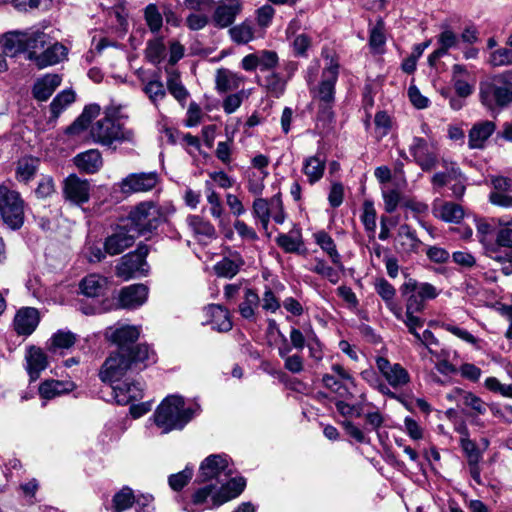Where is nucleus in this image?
Returning a JSON list of instances; mask_svg holds the SVG:
<instances>
[{"label": "nucleus", "instance_id": "nucleus-52", "mask_svg": "<svg viewBox=\"0 0 512 512\" xmlns=\"http://www.w3.org/2000/svg\"><path fill=\"white\" fill-rule=\"evenodd\" d=\"M135 502V495L133 490L124 486L121 490H119L112 499L113 507L115 512H123L133 506Z\"/></svg>", "mask_w": 512, "mask_h": 512}, {"label": "nucleus", "instance_id": "nucleus-23", "mask_svg": "<svg viewBox=\"0 0 512 512\" xmlns=\"http://www.w3.org/2000/svg\"><path fill=\"white\" fill-rule=\"evenodd\" d=\"M62 78L58 74L48 73L38 78L32 88L33 97L38 101H46L60 86Z\"/></svg>", "mask_w": 512, "mask_h": 512}, {"label": "nucleus", "instance_id": "nucleus-63", "mask_svg": "<svg viewBox=\"0 0 512 512\" xmlns=\"http://www.w3.org/2000/svg\"><path fill=\"white\" fill-rule=\"evenodd\" d=\"M310 270L327 278L333 284L339 281V274L332 267L328 266L324 260L315 259V265Z\"/></svg>", "mask_w": 512, "mask_h": 512}, {"label": "nucleus", "instance_id": "nucleus-33", "mask_svg": "<svg viewBox=\"0 0 512 512\" xmlns=\"http://www.w3.org/2000/svg\"><path fill=\"white\" fill-rule=\"evenodd\" d=\"M325 167L324 158L319 155L309 156L303 161L302 172L307 177L308 182L313 185L323 177Z\"/></svg>", "mask_w": 512, "mask_h": 512}, {"label": "nucleus", "instance_id": "nucleus-46", "mask_svg": "<svg viewBox=\"0 0 512 512\" xmlns=\"http://www.w3.org/2000/svg\"><path fill=\"white\" fill-rule=\"evenodd\" d=\"M75 99V92L71 89H66L58 93L50 103L52 118H58L59 115L75 101Z\"/></svg>", "mask_w": 512, "mask_h": 512}, {"label": "nucleus", "instance_id": "nucleus-17", "mask_svg": "<svg viewBox=\"0 0 512 512\" xmlns=\"http://www.w3.org/2000/svg\"><path fill=\"white\" fill-rule=\"evenodd\" d=\"M139 336L140 327L133 325H119L106 330V337L118 346L117 351L122 352H127Z\"/></svg>", "mask_w": 512, "mask_h": 512}, {"label": "nucleus", "instance_id": "nucleus-31", "mask_svg": "<svg viewBox=\"0 0 512 512\" xmlns=\"http://www.w3.org/2000/svg\"><path fill=\"white\" fill-rule=\"evenodd\" d=\"M206 314L210 317V323L214 330L228 332L232 329V321L229 311L217 304L206 307Z\"/></svg>", "mask_w": 512, "mask_h": 512}, {"label": "nucleus", "instance_id": "nucleus-2", "mask_svg": "<svg viewBox=\"0 0 512 512\" xmlns=\"http://www.w3.org/2000/svg\"><path fill=\"white\" fill-rule=\"evenodd\" d=\"M198 406L186 407L184 399L178 395L167 396L154 413L155 424L163 433L181 430L193 418Z\"/></svg>", "mask_w": 512, "mask_h": 512}, {"label": "nucleus", "instance_id": "nucleus-12", "mask_svg": "<svg viewBox=\"0 0 512 512\" xmlns=\"http://www.w3.org/2000/svg\"><path fill=\"white\" fill-rule=\"evenodd\" d=\"M147 254L148 249L141 246L135 252L124 255L116 266V275L124 280H129L136 273L145 272Z\"/></svg>", "mask_w": 512, "mask_h": 512}, {"label": "nucleus", "instance_id": "nucleus-11", "mask_svg": "<svg viewBox=\"0 0 512 512\" xmlns=\"http://www.w3.org/2000/svg\"><path fill=\"white\" fill-rule=\"evenodd\" d=\"M376 367L390 387L401 389L410 382V374L401 364L391 363L387 358L376 357Z\"/></svg>", "mask_w": 512, "mask_h": 512}, {"label": "nucleus", "instance_id": "nucleus-24", "mask_svg": "<svg viewBox=\"0 0 512 512\" xmlns=\"http://www.w3.org/2000/svg\"><path fill=\"white\" fill-rule=\"evenodd\" d=\"M245 81V77L227 68H219L215 74V87L219 93L237 90Z\"/></svg>", "mask_w": 512, "mask_h": 512}, {"label": "nucleus", "instance_id": "nucleus-16", "mask_svg": "<svg viewBox=\"0 0 512 512\" xmlns=\"http://www.w3.org/2000/svg\"><path fill=\"white\" fill-rule=\"evenodd\" d=\"M158 180L156 172L132 173L120 182L119 187L124 194L147 192L157 185Z\"/></svg>", "mask_w": 512, "mask_h": 512}, {"label": "nucleus", "instance_id": "nucleus-19", "mask_svg": "<svg viewBox=\"0 0 512 512\" xmlns=\"http://www.w3.org/2000/svg\"><path fill=\"white\" fill-rule=\"evenodd\" d=\"M148 287L144 284H133L121 289L119 303L122 308L135 309L147 301Z\"/></svg>", "mask_w": 512, "mask_h": 512}, {"label": "nucleus", "instance_id": "nucleus-13", "mask_svg": "<svg viewBox=\"0 0 512 512\" xmlns=\"http://www.w3.org/2000/svg\"><path fill=\"white\" fill-rule=\"evenodd\" d=\"M492 190L488 195L489 202L505 209L512 208V178L502 175H490Z\"/></svg>", "mask_w": 512, "mask_h": 512}, {"label": "nucleus", "instance_id": "nucleus-36", "mask_svg": "<svg viewBox=\"0 0 512 512\" xmlns=\"http://www.w3.org/2000/svg\"><path fill=\"white\" fill-rule=\"evenodd\" d=\"M75 388L73 382L48 380L43 382L39 387V394L42 398L50 400L62 394L71 392Z\"/></svg>", "mask_w": 512, "mask_h": 512}, {"label": "nucleus", "instance_id": "nucleus-5", "mask_svg": "<svg viewBox=\"0 0 512 512\" xmlns=\"http://www.w3.org/2000/svg\"><path fill=\"white\" fill-rule=\"evenodd\" d=\"M167 210L153 201L136 205L129 213L126 224L138 236L151 233L166 220Z\"/></svg>", "mask_w": 512, "mask_h": 512}, {"label": "nucleus", "instance_id": "nucleus-58", "mask_svg": "<svg viewBox=\"0 0 512 512\" xmlns=\"http://www.w3.org/2000/svg\"><path fill=\"white\" fill-rule=\"evenodd\" d=\"M145 20L152 32H158L163 24V15L155 4H149L145 8Z\"/></svg>", "mask_w": 512, "mask_h": 512}, {"label": "nucleus", "instance_id": "nucleus-15", "mask_svg": "<svg viewBox=\"0 0 512 512\" xmlns=\"http://www.w3.org/2000/svg\"><path fill=\"white\" fill-rule=\"evenodd\" d=\"M138 235L125 223L118 226L104 242V250L107 254L114 256L121 254L131 247Z\"/></svg>", "mask_w": 512, "mask_h": 512}, {"label": "nucleus", "instance_id": "nucleus-14", "mask_svg": "<svg viewBox=\"0 0 512 512\" xmlns=\"http://www.w3.org/2000/svg\"><path fill=\"white\" fill-rule=\"evenodd\" d=\"M91 186L88 180L75 174L69 175L63 182V196L70 203L81 206L90 199Z\"/></svg>", "mask_w": 512, "mask_h": 512}, {"label": "nucleus", "instance_id": "nucleus-53", "mask_svg": "<svg viewBox=\"0 0 512 512\" xmlns=\"http://www.w3.org/2000/svg\"><path fill=\"white\" fill-rule=\"evenodd\" d=\"M165 54L166 47L163 42V38H155L148 42L146 48V57L151 63H160L164 59Z\"/></svg>", "mask_w": 512, "mask_h": 512}, {"label": "nucleus", "instance_id": "nucleus-41", "mask_svg": "<svg viewBox=\"0 0 512 512\" xmlns=\"http://www.w3.org/2000/svg\"><path fill=\"white\" fill-rule=\"evenodd\" d=\"M39 167V161L33 157H24L21 158L16 167V179L19 182L28 183L31 181Z\"/></svg>", "mask_w": 512, "mask_h": 512}, {"label": "nucleus", "instance_id": "nucleus-62", "mask_svg": "<svg viewBox=\"0 0 512 512\" xmlns=\"http://www.w3.org/2000/svg\"><path fill=\"white\" fill-rule=\"evenodd\" d=\"M268 171H261L259 173H251L248 178L247 189L255 195L260 196L265 188L264 179L268 176Z\"/></svg>", "mask_w": 512, "mask_h": 512}, {"label": "nucleus", "instance_id": "nucleus-35", "mask_svg": "<svg viewBox=\"0 0 512 512\" xmlns=\"http://www.w3.org/2000/svg\"><path fill=\"white\" fill-rule=\"evenodd\" d=\"M27 370L31 380L39 378L40 372L47 367L45 353L37 347H30L26 354Z\"/></svg>", "mask_w": 512, "mask_h": 512}, {"label": "nucleus", "instance_id": "nucleus-51", "mask_svg": "<svg viewBox=\"0 0 512 512\" xmlns=\"http://www.w3.org/2000/svg\"><path fill=\"white\" fill-rule=\"evenodd\" d=\"M167 89L170 94L181 104H184L189 96L187 89L184 87L177 72L169 73L167 78Z\"/></svg>", "mask_w": 512, "mask_h": 512}, {"label": "nucleus", "instance_id": "nucleus-9", "mask_svg": "<svg viewBox=\"0 0 512 512\" xmlns=\"http://www.w3.org/2000/svg\"><path fill=\"white\" fill-rule=\"evenodd\" d=\"M230 474L228 460L224 455H210L200 465L197 481L199 483H212L217 486L225 482Z\"/></svg>", "mask_w": 512, "mask_h": 512}, {"label": "nucleus", "instance_id": "nucleus-22", "mask_svg": "<svg viewBox=\"0 0 512 512\" xmlns=\"http://www.w3.org/2000/svg\"><path fill=\"white\" fill-rule=\"evenodd\" d=\"M245 485V479L242 477L227 479L221 484L217 493L212 496V506H220L236 498L244 490Z\"/></svg>", "mask_w": 512, "mask_h": 512}, {"label": "nucleus", "instance_id": "nucleus-60", "mask_svg": "<svg viewBox=\"0 0 512 512\" xmlns=\"http://www.w3.org/2000/svg\"><path fill=\"white\" fill-rule=\"evenodd\" d=\"M461 407L470 409L475 415H483L486 412V404L484 401L468 391H466L464 397H462Z\"/></svg>", "mask_w": 512, "mask_h": 512}, {"label": "nucleus", "instance_id": "nucleus-55", "mask_svg": "<svg viewBox=\"0 0 512 512\" xmlns=\"http://www.w3.org/2000/svg\"><path fill=\"white\" fill-rule=\"evenodd\" d=\"M51 350L68 349L76 342V335L70 331L59 330L50 339Z\"/></svg>", "mask_w": 512, "mask_h": 512}, {"label": "nucleus", "instance_id": "nucleus-32", "mask_svg": "<svg viewBox=\"0 0 512 512\" xmlns=\"http://www.w3.org/2000/svg\"><path fill=\"white\" fill-rule=\"evenodd\" d=\"M107 278L99 274H90L80 282L81 292L91 298L103 296L107 290Z\"/></svg>", "mask_w": 512, "mask_h": 512}, {"label": "nucleus", "instance_id": "nucleus-43", "mask_svg": "<svg viewBox=\"0 0 512 512\" xmlns=\"http://www.w3.org/2000/svg\"><path fill=\"white\" fill-rule=\"evenodd\" d=\"M434 213L445 222L458 223L464 217L462 206L453 202L442 203L439 207L434 209Z\"/></svg>", "mask_w": 512, "mask_h": 512}, {"label": "nucleus", "instance_id": "nucleus-48", "mask_svg": "<svg viewBox=\"0 0 512 512\" xmlns=\"http://www.w3.org/2000/svg\"><path fill=\"white\" fill-rule=\"evenodd\" d=\"M216 484L208 483L204 487L197 489L192 494V503L196 506H204V508H212V496L218 491Z\"/></svg>", "mask_w": 512, "mask_h": 512}, {"label": "nucleus", "instance_id": "nucleus-40", "mask_svg": "<svg viewBox=\"0 0 512 512\" xmlns=\"http://www.w3.org/2000/svg\"><path fill=\"white\" fill-rule=\"evenodd\" d=\"M254 24L250 20L235 25L229 29V35L233 42L239 45L247 44L255 38Z\"/></svg>", "mask_w": 512, "mask_h": 512}, {"label": "nucleus", "instance_id": "nucleus-20", "mask_svg": "<svg viewBox=\"0 0 512 512\" xmlns=\"http://www.w3.org/2000/svg\"><path fill=\"white\" fill-rule=\"evenodd\" d=\"M241 10L242 4L239 0H230L227 4H220L213 12L212 23L217 28H227L232 25Z\"/></svg>", "mask_w": 512, "mask_h": 512}, {"label": "nucleus", "instance_id": "nucleus-57", "mask_svg": "<svg viewBox=\"0 0 512 512\" xmlns=\"http://www.w3.org/2000/svg\"><path fill=\"white\" fill-rule=\"evenodd\" d=\"M488 63L492 67L512 65V49L501 47L492 51L489 55Z\"/></svg>", "mask_w": 512, "mask_h": 512}, {"label": "nucleus", "instance_id": "nucleus-4", "mask_svg": "<svg viewBox=\"0 0 512 512\" xmlns=\"http://www.w3.org/2000/svg\"><path fill=\"white\" fill-rule=\"evenodd\" d=\"M326 63L321 73L318 85L310 89L312 98L318 103L319 109L326 117H331L335 102V85L339 76V62L332 56L326 55Z\"/></svg>", "mask_w": 512, "mask_h": 512}, {"label": "nucleus", "instance_id": "nucleus-27", "mask_svg": "<svg viewBox=\"0 0 512 512\" xmlns=\"http://www.w3.org/2000/svg\"><path fill=\"white\" fill-rule=\"evenodd\" d=\"M39 322L38 311L35 308H22L14 318V328L20 335H30Z\"/></svg>", "mask_w": 512, "mask_h": 512}, {"label": "nucleus", "instance_id": "nucleus-54", "mask_svg": "<svg viewBox=\"0 0 512 512\" xmlns=\"http://www.w3.org/2000/svg\"><path fill=\"white\" fill-rule=\"evenodd\" d=\"M143 91L155 106L166 97L164 85L158 79L148 81L144 85Z\"/></svg>", "mask_w": 512, "mask_h": 512}, {"label": "nucleus", "instance_id": "nucleus-29", "mask_svg": "<svg viewBox=\"0 0 512 512\" xmlns=\"http://www.w3.org/2000/svg\"><path fill=\"white\" fill-rule=\"evenodd\" d=\"M470 79L471 74L464 65H453L452 82L458 96L465 98L472 94L474 85L469 82Z\"/></svg>", "mask_w": 512, "mask_h": 512}, {"label": "nucleus", "instance_id": "nucleus-3", "mask_svg": "<svg viewBox=\"0 0 512 512\" xmlns=\"http://www.w3.org/2000/svg\"><path fill=\"white\" fill-rule=\"evenodd\" d=\"M119 107L109 106L104 110V117L97 120L90 128L92 140L106 147H111L115 142H132L134 133L132 130L125 129L116 121Z\"/></svg>", "mask_w": 512, "mask_h": 512}, {"label": "nucleus", "instance_id": "nucleus-25", "mask_svg": "<svg viewBox=\"0 0 512 512\" xmlns=\"http://www.w3.org/2000/svg\"><path fill=\"white\" fill-rule=\"evenodd\" d=\"M26 58L31 61L32 53L40 54L50 44V36L43 30L31 28L24 31Z\"/></svg>", "mask_w": 512, "mask_h": 512}, {"label": "nucleus", "instance_id": "nucleus-21", "mask_svg": "<svg viewBox=\"0 0 512 512\" xmlns=\"http://www.w3.org/2000/svg\"><path fill=\"white\" fill-rule=\"evenodd\" d=\"M112 394L117 404L128 405L143 397V384L139 381L123 382L112 387Z\"/></svg>", "mask_w": 512, "mask_h": 512}, {"label": "nucleus", "instance_id": "nucleus-44", "mask_svg": "<svg viewBox=\"0 0 512 512\" xmlns=\"http://www.w3.org/2000/svg\"><path fill=\"white\" fill-rule=\"evenodd\" d=\"M260 303V298L258 294L253 289H246L244 293V299L239 304V313L240 315L250 321L255 320V311L258 308Z\"/></svg>", "mask_w": 512, "mask_h": 512}, {"label": "nucleus", "instance_id": "nucleus-49", "mask_svg": "<svg viewBox=\"0 0 512 512\" xmlns=\"http://www.w3.org/2000/svg\"><path fill=\"white\" fill-rule=\"evenodd\" d=\"M271 199L267 200L261 197H257L253 201L252 211L254 217L258 218L264 229L268 228V224L271 218Z\"/></svg>", "mask_w": 512, "mask_h": 512}, {"label": "nucleus", "instance_id": "nucleus-45", "mask_svg": "<svg viewBox=\"0 0 512 512\" xmlns=\"http://www.w3.org/2000/svg\"><path fill=\"white\" fill-rule=\"evenodd\" d=\"M126 354L132 361V367H137L138 364H144L145 367L148 363L155 362V354L146 344L131 347Z\"/></svg>", "mask_w": 512, "mask_h": 512}, {"label": "nucleus", "instance_id": "nucleus-39", "mask_svg": "<svg viewBox=\"0 0 512 512\" xmlns=\"http://www.w3.org/2000/svg\"><path fill=\"white\" fill-rule=\"evenodd\" d=\"M397 242L400 249L405 253L416 252L421 244V241L417 238L415 231L406 224L399 227Z\"/></svg>", "mask_w": 512, "mask_h": 512}, {"label": "nucleus", "instance_id": "nucleus-18", "mask_svg": "<svg viewBox=\"0 0 512 512\" xmlns=\"http://www.w3.org/2000/svg\"><path fill=\"white\" fill-rule=\"evenodd\" d=\"M68 48L60 42L46 45L40 54L32 53L31 62L38 69L56 65L67 58Z\"/></svg>", "mask_w": 512, "mask_h": 512}, {"label": "nucleus", "instance_id": "nucleus-64", "mask_svg": "<svg viewBox=\"0 0 512 512\" xmlns=\"http://www.w3.org/2000/svg\"><path fill=\"white\" fill-rule=\"evenodd\" d=\"M192 475L193 470L189 467H186L184 470L176 474H172L169 477V485L173 490L179 491L189 482V480L192 478Z\"/></svg>", "mask_w": 512, "mask_h": 512}, {"label": "nucleus", "instance_id": "nucleus-42", "mask_svg": "<svg viewBox=\"0 0 512 512\" xmlns=\"http://www.w3.org/2000/svg\"><path fill=\"white\" fill-rule=\"evenodd\" d=\"M100 111L101 107L98 104L93 103L85 106L81 115L69 127L68 131L70 133H79L86 129L91 121L100 114Z\"/></svg>", "mask_w": 512, "mask_h": 512}, {"label": "nucleus", "instance_id": "nucleus-47", "mask_svg": "<svg viewBox=\"0 0 512 512\" xmlns=\"http://www.w3.org/2000/svg\"><path fill=\"white\" fill-rule=\"evenodd\" d=\"M314 238L321 249L329 255L332 262L336 265H341V257L331 236L328 235L325 231H319L314 234Z\"/></svg>", "mask_w": 512, "mask_h": 512}, {"label": "nucleus", "instance_id": "nucleus-7", "mask_svg": "<svg viewBox=\"0 0 512 512\" xmlns=\"http://www.w3.org/2000/svg\"><path fill=\"white\" fill-rule=\"evenodd\" d=\"M438 147L434 139L427 140L415 136L409 146V152L414 162L423 170L431 171L438 162Z\"/></svg>", "mask_w": 512, "mask_h": 512}, {"label": "nucleus", "instance_id": "nucleus-6", "mask_svg": "<svg viewBox=\"0 0 512 512\" xmlns=\"http://www.w3.org/2000/svg\"><path fill=\"white\" fill-rule=\"evenodd\" d=\"M25 202L20 193L6 185H0V215L12 230H18L24 223Z\"/></svg>", "mask_w": 512, "mask_h": 512}, {"label": "nucleus", "instance_id": "nucleus-59", "mask_svg": "<svg viewBox=\"0 0 512 512\" xmlns=\"http://www.w3.org/2000/svg\"><path fill=\"white\" fill-rule=\"evenodd\" d=\"M460 446L467 457L468 464H476L480 462L482 454L474 441L469 437H461Z\"/></svg>", "mask_w": 512, "mask_h": 512}, {"label": "nucleus", "instance_id": "nucleus-61", "mask_svg": "<svg viewBox=\"0 0 512 512\" xmlns=\"http://www.w3.org/2000/svg\"><path fill=\"white\" fill-rule=\"evenodd\" d=\"M385 43L386 36L384 32V27L383 24L379 22L370 31L369 44L375 52L379 53L382 52Z\"/></svg>", "mask_w": 512, "mask_h": 512}, {"label": "nucleus", "instance_id": "nucleus-26", "mask_svg": "<svg viewBox=\"0 0 512 512\" xmlns=\"http://www.w3.org/2000/svg\"><path fill=\"white\" fill-rule=\"evenodd\" d=\"M75 166L84 173L94 174L103 166L101 152L98 149H89L74 157Z\"/></svg>", "mask_w": 512, "mask_h": 512}, {"label": "nucleus", "instance_id": "nucleus-37", "mask_svg": "<svg viewBox=\"0 0 512 512\" xmlns=\"http://www.w3.org/2000/svg\"><path fill=\"white\" fill-rule=\"evenodd\" d=\"M3 53L14 57L25 53L24 31H13L5 34L1 40Z\"/></svg>", "mask_w": 512, "mask_h": 512}, {"label": "nucleus", "instance_id": "nucleus-30", "mask_svg": "<svg viewBox=\"0 0 512 512\" xmlns=\"http://www.w3.org/2000/svg\"><path fill=\"white\" fill-rule=\"evenodd\" d=\"M375 290L386 303V306L389 308V310L395 315V317L397 319H402V308L394 302L396 295L395 288L386 279L380 278L375 282Z\"/></svg>", "mask_w": 512, "mask_h": 512}, {"label": "nucleus", "instance_id": "nucleus-8", "mask_svg": "<svg viewBox=\"0 0 512 512\" xmlns=\"http://www.w3.org/2000/svg\"><path fill=\"white\" fill-rule=\"evenodd\" d=\"M132 368V361L126 352L116 350L102 364L99 378L105 383H113L122 379Z\"/></svg>", "mask_w": 512, "mask_h": 512}, {"label": "nucleus", "instance_id": "nucleus-34", "mask_svg": "<svg viewBox=\"0 0 512 512\" xmlns=\"http://www.w3.org/2000/svg\"><path fill=\"white\" fill-rule=\"evenodd\" d=\"M243 265V258L238 253H234L217 262L214 271L219 277L233 278Z\"/></svg>", "mask_w": 512, "mask_h": 512}, {"label": "nucleus", "instance_id": "nucleus-38", "mask_svg": "<svg viewBox=\"0 0 512 512\" xmlns=\"http://www.w3.org/2000/svg\"><path fill=\"white\" fill-rule=\"evenodd\" d=\"M189 229L198 238L212 239L216 236L214 226L198 215H189L186 219Z\"/></svg>", "mask_w": 512, "mask_h": 512}, {"label": "nucleus", "instance_id": "nucleus-10", "mask_svg": "<svg viewBox=\"0 0 512 512\" xmlns=\"http://www.w3.org/2000/svg\"><path fill=\"white\" fill-rule=\"evenodd\" d=\"M438 48L428 56V64L436 73L446 70V66L441 62V58L448 54L449 50L457 47L459 43L458 35L449 27L443 26L441 33L436 37Z\"/></svg>", "mask_w": 512, "mask_h": 512}, {"label": "nucleus", "instance_id": "nucleus-1", "mask_svg": "<svg viewBox=\"0 0 512 512\" xmlns=\"http://www.w3.org/2000/svg\"><path fill=\"white\" fill-rule=\"evenodd\" d=\"M481 103L491 112H500L512 105V70L480 82Z\"/></svg>", "mask_w": 512, "mask_h": 512}, {"label": "nucleus", "instance_id": "nucleus-56", "mask_svg": "<svg viewBox=\"0 0 512 512\" xmlns=\"http://www.w3.org/2000/svg\"><path fill=\"white\" fill-rule=\"evenodd\" d=\"M207 186V202L210 205V214L215 219H219V224L222 223V215L224 212V208L221 203V199L218 193L211 187L209 182H206Z\"/></svg>", "mask_w": 512, "mask_h": 512}, {"label": "nucleus", "instance_id": "nucleus-50", "mask_svg": "<svg viewBox=\"0 0 512 512\" xmlns=\"http://www.w3.org/2000/svg\"><path fill=\"white\" fill-rule=\"evenodd\" d=\"M277 244L288 253L298 252L303 245L302 237L299 231H290L287 234H280L276 239Z\"/></svg>", "mask_w": 512, "mask_h": 512}, {"label": "nucleus", "instance_id": "nucleus-28", "mask_svg": "<svg viewBox=\"0 0 512 512\" xmlns=\"http://www.w3.org/2000/svg\"><path fill=\"white\" fill-rule=\"evenodd\" d=\"M495 129V123L489 120L474 124L469 131V147L471 149H482L485 146V142L494 133Z\"/></svg>", "mask_w": 512, "mask_h": 512}]
</instances>
